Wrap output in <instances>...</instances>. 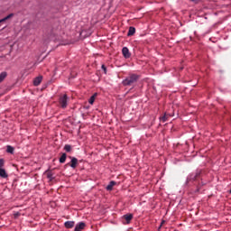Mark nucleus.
I'll use <instances>...</instances> for the list:
<instances>
[{
	"mask_svg": "<svg viewBox=\"0 0 231 231\" xmlns=\"http://www.w3.org/2000/svg\"><path fill=\"white\" fill-rule=\"evenodd\" d=\"M66 158H68V155H66V153H62L60 158V163H65L66 162Z\"/></svg>",
	"mask_w": 231,
	"mask_h": 231,
	"instance_id": "nucleus-16",
	"label": "nucleus"
},
{
	"mask_svg": "<svg viewBox=\"0 0 231 231\" xmlns=\"http://www.w3.org/2000/svg\"><path fill=\"white\" fill-rule=\"evenodd\" d=\"M163 223H165V221H162V224H161V226H160V227H159V228H162V226Z\"/></svg>",
	"mask_w": 231,
	"mask_h": 231,
	"instance_id": "nucleus-24",
	"label": "nucleus"
},
{
	"mask_svg": "<svg viewBox=\"0 0 231 231\" xmlns=\"http://www.w3.org/2000/svg\"><path fill=\"white\" fill-rule=\"evenodd\" d=\"M12 17H14V14H8L7 16L0 20V24L1 23H5V21H8V19H12Z\"/></svg>",
	"mask_w": 231,
	"mask_h": 231,
	"instance_id": "nucleus-15",
	"label": "nucleus"
},
{
	"mask_svg": "<svg viewBox=\"0 0 231 231\" xmlns=\"http://www.w3.org/2000/svg\"><path fill=\"white\" fill-rule=\"evenodd\" d=\"M71 159L70 163H69V167L72 169H77V165L79 163V160L75 157H69Z\"/></svg>",
	"mask_w": 231,
	"mask_h": 231,
	"instance_id": "nucleus-5",
	"label": "nucleus"
},
{
	"mask_svg": "<svg viewBox=\"0 0 231 231\" xmlns=\"http://www.w3.org/2000/svg\"><path fill=\"white\" fill-rule=\"evenodd\" d=\"M42 82V76H39L34 79L33 80V86H39Z\"/></svg>",
	"mask_w": 231,
	"mask_h": 231,
	"instance_id": "nucleus-11",
	"label": "nucleus"
},
{
	"mask_svg": "<svg viewBox=\"0 0 231 231\" xmlns=\"http://www.w3.org/2000/svg\"><path fill=\"white\" fill-rule=\"evenodd\" d=\"M191 1H192V3L198 4V3H199V1H201V0H191Z\"/></svg>",
	"mask_w": 231,
	"mask_h": 231,
	"instance_id": "nucleus-23",
	"label": "nucleus"
},
{
	"mask_svg": "<svg viewBox=\"0 0 231 231\" xmlns=\"http://www.w3.org/2000/svg\"><path fill=\"white\" fill-rule=\"evenodd\" d=\"M171 116H172L171 114L164 113V115L162 117H160V120L161 122L165 123L169 120V118H171Z\"/></svg>",
	"mask_w": 231,
	"mask_h": 231,
	"instance_id": "nucleus-8",
	"label": "nucleus"
},
{
	"mask_svg": "<svg viewBox=\"0 0 231 231\" xmlns=\"http://www.w3.org/2000/svg\"><path fill=\"white\" fill-rule=\"evenodd\" d=\"M69 100V97H68L67 94L60 95L59 98L60 107H61V109H66V107H68Z\"/></svg>",
	"mask_w": 231,
	"mask_h": 231,
	"instance_id": "nucleus-2",
	"label": "nucleus"
},
{
	"mask_svg": "<svg viewBox=\"0 0 231 231\" xmlns=\"http://www.w3.org/2000/svg\"><path fill=\"white\" fill-rule=\"evenodd\" d=\"M6 72H2L1 74H0V84H1V82H3V80H5V79H6Z\"/></svg>",
	"mask_w": 231,
	"mask_h": 231,
	"instance_id": "nucleus-18",
	"label": "nucleus"
},
{
	"mask_svg": "<svg viewBox=\"0 0 231 231\" xmlns=\"http://www.w3.org/2000/svg\"><path fill=\"white\" fill-rule=\"evenodd\" d=\"M134 33H136V29L133 26L129 27L127 36L128 37H133V35H134Z\"/></svg>",
	"mask_w": 231,
	"mask_h": 231,
	"instance_id": "nucleus-9",
	"label": "nucleus"
},
{
	"mask_svg": "<svg viewBox=\"0 0 231 231\" xmlns=\"http://www.w3.org/2000/svg\"><path fill=\"white\" fill-rule=\"evenodd\" d=\"M122 53L125 59H129L131 57V52H129V49L127 47H124L122 49Z\"/></svg>",
	"mask_w": 231,
	"mask_h": 231,
	"instance_id": "nucleus-7",
	"label": "nucleus"
},
{
	"mask_svg": "<svg viewBox=\"0 0 231 231\" xmlns=\"http://www.w3.org/2000/svg\"><path fill=\"white\" fill-rule=\"evenodd\" d=\"M115 185H116V181H115V180L110 181L109 184L106 188V190H109V191L113 190V187H115Z\"/></svg>",
	"mask_w": 231,
	"mask_h": 231,
	"instance_id": "nucleus-13",
	"label": "nucleus"
},
{
	"mask_svg": "<svg viewBox=\"0 0 231 231\" xmlns=\"http://www.w3.org/2000/svg\"><path fill=\"white\" fill-rule=\"evenodd\" d=\"M64 151H66L67 152H69L71 151V145L66 144L64 146Z\"/></svg>",
	"mask_w": 231,
	"mask_h": 231,
	"instance_id": "nucleus-20",
	"label": "nucleus"
},
{
	"mask_svg": "<svg viewBox=\"0 0 231 231\" xmlns=\"http://www.w3.org/2000/svg\"><path fill=\"white\" fill-rule=\"evenodd\" d=\"M229 194H231V189H230V190H229Z\"/></svg>",
	"mask_w": 231,
	"mask_h": 231,
	"instance_id": "nucleus-25",
	"label": "nucleus"
},
{
	"mask_svg": "<svg viewBox=\"0 0 231 231\" xmlns=\"http://www.w3.org/2000/svg\"><path fill=\"white\" fill-rule=\"evenodd\" d=\"M47 178L48 180H50L51 181L54 180L53 178V172L51 171H47Z\"/></svg>",
	"mask_w": 231,
	"mask_h": 231,
	"instance_id": "nucleus-17",
	"label": "nucleus"
},
{
	"mask_svg": "<svg viewBox=\"0 0 231 231\" xmlns=\"http://www.w3.org/2000/svg\"><path fill=\"white\" fill-rule=\"evenodd\" d=\"M101 68H102L104 73H107V68H106V65H102Z\"/></svg>",
	"mask_w": 231,
	"mask_h": 231,
	"instance_id": "nucleus-22",
	"label": "nucleus"
},
{
	"mask_svg": "<svg viewBox=\"0 0 231 231\" xmlns=\"http://www.w3.org/2000/svg\"><path fill=\"white\" fill-rule=\"evenodd\" d=\"M0 178H8V173H6V170H5L4 168L0 169Z\"/></svg>",
	"mask_w": 231,
	"mask_h": 231,
	"instance_id": "nucleus-12",
	"label": "nucleus"
},
{
	"mask_svg": "<svg viewBox=\"0 0 231 231\" xmlns=\"http://www.w3.org/2000/svg\"><path fill=\"white\" fill-rule=\"evenodd\" d=\"M84 228H86V223L79 222L76 225L74 231H82Z\"/></svg>",
	"mask_w": 231,
	"mask_h": 231,
	"instance_id": "nucleus-6",
	"label": "nucleus"
},
{
	"mask_svg": "<svg viewBox=\"0 0 231 231\" xmlns=\"http://www.w3.org/2000/svg\"><path fill=\"white\" fill-rule=\"evenodd\" d=\"M201 178V171H197L195 173H191L187 178V183H190V181H198Z\"/></svg>",
	"mask_w": 231,
	"mask_h": 231,
	"instance_id": "nucleus-3",
	"label": "nucleus"
},
{
	"mask_svg": "<svg viewBox=\"0 0 231 231\" xmlns=\"http://www.w3.org/2000/svg\"><path fill=\"white\" fill-rule=\"evenodd\" d=\"M140 76L136 74H130L123 80V86H134L138 82Z\"/></svg>",
	"mask_w": 231,
	"mask_h": 231,
	"instance_id": "nucleus-1",
	"label": "nucleus"
},
{
	"mask_svg": "<svg viewBox=\"0 0 231 231\" xmlns=\"http://www.w3.org/2000/svg\"><path fill=\"white\" fill-rule=\"evenodd\" d=\"M64 226L65 228H73L75 226V221H66Z\"/></svg>",
	"mask_w": 231,
	"mask_h": 231,
	"instance_id": "nucleus-10",
	"label": "nucleus"
},
{
	"mask_svg": "<svg viewBox=\"0 0 231 231\" xmlns=\"http://www.w3.org/2000/svg\"><path fill=\"white\" fill-rule=\"evenodd\" d=\"M5 167V159H0V169H3Z\"/></svg>",
	"mask_w": 231,
	"mask_h": 231,
	"instance_id": "nucleus-21",
	"label": "nucleus"
},
{
	"mask_svg": "<svg viewBox=\"0 0 231 231\" xmlns=\"http://www.w3.org/2000/svg\"><path fill=\"white\" fill-rule=\"evenodd\" d=\"M6 151H7V152H9L10 154H14V147H12L11 145H8Z\"/></svg>",
	"mask_w": 231,
	"mask_h": 231,
	"instance_id": "nucleus-19",
	"label": "nucleus"
},
{
	"mask_svg": "<svg viewBox=\"0 0 231 231\" xmlns=\"http://www.w3.org/2000/svg\"><path fill=\"white\" fill-rule=\"evenodd\" d=\"M98 96L97 93H95L92 97H90L89 100H88V104H90L91 106H93V104H95V100L97 98V97Z\"/></svg>",
	"mask_w": 231,
	"mask_h": 231,
	"instance_id": "nucleus-14",
	"label": "nucleus"
},
{
	"mask_svg": "<svg viewBox=\"0 0 231 231\" xmlns=\"http://www.w3.org/2000/svg\"><path fill=\"white\" fill-rule=\"evenodd\" d=\"M122 219L125 225H129V223H131V221L133 220V214H126L123 216Z\"/></svg>",
	"mask_w": 231,
	"mask_h": 231,
	"instance_id": "nucleus-4",
	"label": "nucleus"
}]
</instances>
